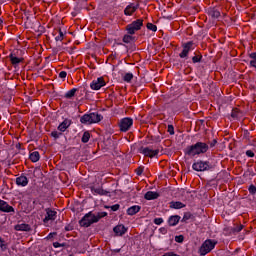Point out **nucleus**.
Listing matches in <instances>:
<instances>
[{
	"mask_svg": "<svg viewBox=\"0 0 256 256\" xmlns=\"http://www.w3.org/2000/svg\"><path fill=\"white\" fill-rule=\"evenodd\" d=\"M136 175L141 176L143 175V166H139L136 171H135Z\"/></svg>",
	"mask_w": 256,
	"mask_h": 256,
	"instance_id": "44",
	"label": "nucleus"
},
{
	"mask_svg": "<svg viewBox=\"0 0 256 256\" xmlns=\"http://www.w3.org/2000/svg\"><path fill=\"white\" fill-rule=\"evenodd\" d=\"M250 175H251L252 177H255V173H254L253 171L250 172Z\"/></svg>",
	"mask_w": 256,
	"mask_h": 256,
	"instance_id": "58",
	"label": "nucleus"
},
{
	"mask_svg": "<svg viewBox=\"0 0 256 256\" xmlns=\"http://www.w3.org/2000/svg\"><path fill=\"white\" fill-rule=\"evenodd\" d=\"M170 209H184V207H187L183 202L181 201H171L169 203Z\"/></svg>",
	"mask_w": 256,
	"mask_h": 256,
	"instance_id": "24",
	"label": "nucleus"
},
{
	"mask_svg": "<svg viewBox=\"0 0 256 256\" xmlns=\"http://www.w3.org/2000/svg\"><path fill=\"white\" fill-rule=\"evenodd\" d=\"M91 190V193L94 194V195H100V196H104V197H110L111 196V192L101 188V187H98V188H95L94 186L90 188Z\"/></svg>",
	"mask_w": 256,
	"mask_h": 256,
	"instance_id": "13",
	"label": "nucleus"
},
{
	"mask_svg": "<svg viewBox=\"0 0 256 256\" xmlns=\"http://www.w3.org/2000/svg\"><path fill=\"white\" fill-rule=\"evenodd\" d=\"M248 191H249V194L250 195H256V186L251 184L249 187H248Z\"/></svg>",
	"mask_w": 256,
	"mask_h": 256,
	"instance_id": "39",
	"label": "nucleus"
},
{
	"mask_svg": "<svg viewBox=\"0 0 256 256\" xmlns=\"http://www.w3.org/2000/svg\"><path fill=\"white\" fill-rule=\"evenodd\" d=\"M192 169L197 172L213 171L215 165L209 160H198L192 164Z\"/></svg>",
	"mask_w": 256,
	"mask_h": 256,
	"instance_id": "4",
	"label": "nucleus"
},
{
	"mask_svg": "<svg viewBox=\"0 0 256 256\" xmlns=\"http://www.w3.org/2000/svg\"><path fill=\"white\" fill-rule=\"evenodd\" d=\"M29 159L30 161H32V163H37V161L41 159V155L39 154V151H34L30 153Z\"/></svg>",
	"mask_w": 256,
	"mask_h": 256,
	"instance_id": "28",
	"label": "nucleus"
},
{
	"mask_svg": "<svg viewBox=\"0 0 256 256\" xmlns=\"http://www.w3.org/2000/svg\"><path fill=\"white\" fill-rule=\"evenodd\" d=\"M159 197V193L155 191H148L144 195V199H146V201H155V199H159Z\"/></svg>",
	"mask_w": 256,
	"mask_h": 256,
	"instance_id": "18",
	"label": "nucleus"
},
{
	"mask_svg": "<svg viewBox=\"0 0 256 256\" xmlns=\"http://www.w3.org/2000/svg\"><path fill=\"white\" fill-rule=\"evenodd\" d=\"M73 121L71 119H64L62 123H60L57 127V129L60 131V133H65L67 129L71 127V124Z\"/></svg>",
	"mask_w": 256,
	"mask_h": 256,
	"instance_id": "15",
	"label": "nucleus"
},
{
	"mask_svg": "<svg viewBox=\"0 0 256 256\" xmlns=\"http://www.w3.org/2000/svg\"><path fill=\"white\" fill-rule=\"evenodd\" d=\"M45 211H46V216L43 219L44 224L49 223V221H55V219H57V211L51 208H46Z\"/></svg>",
	"mask_w": 256,
	"mask_h": 256,
	"instance_id": "11",
	"label": "nucleus"
},
{
	"mask_svg": "<svg viewBox=\"0 0 256 256\" xmlns=\"http://www.w3.org/2000/svg\"><path fill=\"white\" fill-rule=\"evenodd\" d=\"M139 211H141V206L134 205L127 209V215H130L131 217H133V215H137V213H139Z\"/></svg>",
	"mask_w": 256,
	"mask_h": 256,
	"instance_id": "26",
	"label": "nucleus"
},
{
	"mask_svg": "<svg viewBox=\"0 0 256 256\" xmlns=\"http://www.w3.org/2000/svg\"><path fill=\"white\" fill-rule=\"evenodd\" d=\"M243 139H251V133L249 132V130L243 131Z\"/></svg>",
	"mask_w": 256,
	"mask_h": 256,
	"instance_id": "42",
	"label": "nucleus"
},
{
	"mask_svg": "<svg viewBox=\"0 0 256 256\" xmlns=\"http://www.w3.org/2000/svg\"><path fill=\"white\" fill-rule=\"evenodd\" d=\"M140 2H142L143 5H147V3H149V0H140Z\"/></svg>",
	"mask_w": 256,
	"mask_h": 256,
	"instance_id": "55",
	"label": "nucleus"
},
{
	"mask_svg": "<svg viewBox=\"0 0 256 256\" xmlns=\"http://www.w3.org/2000/svg\"><path fill=\"white\" fill-rule=\"evenodd\" d=\"M114 253H121V248H116L113 250Z\"/></svg>",
	"mask_w": 256,
	"mask_h": 256,
	"instance_id": "54",
	"label": "nucleus"
},
{
	"mask_svg": "<svg viewBox=\"0 0 256 256\" xmlns=\"http://www.w3.org/2000/svg\"><path fill=\"white\" fill-rule=\"evenodd\" d=\"M122 41L123 43L129 45V43H135V41H137V38L133 36V34L127 33L123 36Z\"/></svg>",
	"mask_w": 256,
	"mask_h": 256,
	"instance_id": "23",
	"label": "nucleus"
},
{
	"mask_svg": "<svg viewBox=\"0 0 256 256\" xmlns=\"http://www.w3.org/2000/svg\"><path fill=\"white\" fill-rule=\"evenodd\" d=\"M55 41H63V38L58 35L55 37Z\"/></svg>",
	"mask_w": 256,
	"mask_h": 256,
	"instance_id": "53",
	"label": "nucleus"
},
{
	"mask_svg": "<svg viewBox=\"0 0 256 256\" xmlns=\"http://www.w3.org/2000/svg\"><path fill=\"white\" fill-rule=\"evenodd\" d=\"M141 27H143V19H137L126 26V31L128 35H135L137 31H141Z\"/></svg>",
	"mask_w": 256,
	"mask_h": 256,
	"instance_id": "7",
	"label": "nucleus"
},
{
	"mask_svg": "<svg viewBox=\"0 0 256 256\" xmlns=\"http://www.w3.org/2000/svg\"><path fill=\"white\" fill-rule=\"evenodd\" d=\"M179 221H181V216L179 215H172L168 218V225L170 227H175L179 224Z\"/></svg>",
	"mask_w": 256,
	"mask_h": 256,
	"instance_id": "20",
	"label": "nucleus"
},
{
	"mask_svg": "<svg viewBox=\"0 0 256 256\" xmlns=\"http://www.w3.org/2000/svg\"><path fill=\"white\" fill-rule=\"evenodd\" d=\"M189 219H193V214L191 212H185L181 220L182 223H187Z\"/></svg>",
	"mask_w": 256,
	"mask_h": 256,
	"instance_id": "34",
	"label": "nucleus"
},
{
	"mask_svg": "<svg viewBox=\"0 0 256 256\" xmlns=\"http://www.w3.org/2000/svg\"><path fill=\"white\" fill-rule=\"evenodd\" d=\"M50 137H53L54 138V141H57V139H60L61 137H63V133L60 131H57V130H53L51 133H50Z\"/></svg>",
	"mask_w": 256,
	"mask_h": 256,
	"instance_id": "31",
	"label": "nucleus"
},
{
	"mask_svg": "<svg viewBox=\"0 0 256 256\" xmlns=\"http://www.w3.org/2000/svg\"><path fill=\"white\" fill-rule=\"evenodd\" d=\"M167 131H168L169 135H175V127L173 126V124L168 125Z\"/></svg>",
	"mask_w": 256,
	"mask_h": 256,
	"instance_id": "40",
	"label": "nucleus"
},
{
	"mask_svg": "<svg viewBox=\"0 0 256 256\" xmlns=\"http://www.w3.org/2000/svg\"><path fill=\"white\" fill-rule=\"evenodd\" d=\"M231 117L236 121H240V119H243V112L238 108H233L231 111Z\"/></svg>",
	"mask_w": 256,
	"mask_h": 256,
	"instance_id": "21",
	"label": "nucleus"
},
{
	"mask_svg": "<svg viewBox=\"0 0 256 256\" xmlns=\"http://www.w3.org/2000/svg\"><path fill=\"white\" fill-rule=\"evenodd\" d=\"M118 45L125 47V44L123 42L118 43Z\"/></svg>",
	"mask_w": 256,
	"mask_h": 256,
	"instance_id": "57",
	"label": "nucleus"
},
{
	"mask_svg": "<svg viewBox=\"0 0 256 256\" xmlns=\"http://www.w3.org/2000/svg\"><path fill=\"white\" fill-rule=\"evenodd\" d=\"M90 139H91V133H89V131H85L81 138L82 143H89Z\"/></svg>",
	"mask_w": 256,
	"mask_h": 256,
	"instance_id": "33",
	"label": "nucleus"
},
{
	"mask_svg": "<svg viewBox=\"0 0 256 256\" xmlns=\"http://www.w3.org/2000/svg\"><path fill=\"white\" fill-rule=\"evenodd\" d=\"M59 36H60L62 39H64V37H65V34L61 31V29H59Z\"/></svg>",
	"mask_w": 256,
	"mask_h": 256,
	"instance_id": "52",
	"label": "nucleus"
},
{
	"mask_svg": "<svg viewBox=\"0 0 256 256\" xmlns=\"http://www.w3.org/2000/svg\"><path fill=\"white\" fill-rule=\"evenodd\" d=\"M103 217H107V212H98L93 214V212L86 213L79 221L80 227H91L93 223H99Z\"/></svg>",
	"mask_w": 256,
	"mask_h": 256,
	"instance_id": "2",
	"label": "nucleus"
},
{
	"mask_svg": "<svg viewBox=\"0 0 256 256\" xmlns=\"http://www.w3.org/2000/svg\"><path fill=\"white\" fill-rule=\"evenodd\" d=\"M250 60V67H254L256 69V52H252L249 54Z\"/></svg>",
	"mask_w": 256,
	"mask_h": 256,
	"instance_id": "32",
	"label": "nucleus"
},
{
	"mask_svg": "<svg viewBox=\"0 0 256 256\" xmlns=\"http://www.w3.org/2000/svg\"><path fill=\"white\" fill-rule=\"evenodd\" d=\"M53 53L57 55V53H59V50L57 48H53Z\"/></svg>",
	"mask_w": 256,
	"mask_h": 256,
	"instance_id": "56",
	"label": "nucleus"
},
{
	"mask_svg": "<svg viewBox=\"0 0 256 256\" xmlns=\"http://www.w3.org/2000/svg\"><path fill=\"white\" fill-rule=\"evenodd\" d=\"M118 127L121 133H127V131H129V129L133 127V118L131 117L122 118L118 123Z\"/></svg>",
	"mask_w": 256,
	"mask_h": 256,
	"instance_id": "8",
	"label": "nucleus"
},
{
	"mask_svg": "<svg viewBox=\"0 0 256 256\" xmlns=\"http://www.w3.org/2000/svg\"><path fill=\"white\" fill-rule=\"evenodd\" d=\"M139 153H141L144 157H149L150 159H153V157H157V155H159V149L153 150L149 147H141L139 149Z\"/></svg>",
	"mask_w": 256,
	"mask_h": 256,
	"instance_id": "9",
	"label": "nucleus"
},
{
	"mask_svg": "<svg viewBox=\"0 0 256 256\" xmlns=\"http://www.w3.org/2000/svg\"><path fill=\"white\" fill-rule=\"evenodd\" d=\"M79 91L77 88H72L71 90L67 91L64 95L65 99H73V96Z\"/></svg>",
	"mask_w": 256,
	"mask_h": 256,
	"instance_id": "29",
	"label": "nucleus"
},
{
	"mask_svg": "<svg viewBox=\"0 0 256 256\" xmlns=\"http://www.w3.org/2000/svg\"><path fill=\"white\" fill-rule=\"evenodd\" d=\"M64 230L65 231H73V225H71V224L66 225Z\"/></svg>",
	"mask_w": 256,
	"mask_h": 256,
	"instance_id": "51",
	"label": "nucleus"
},
{
	"mask_svg": "<svg viewBox=\"0 0 256 256\" xmlns=\"http://www.w3.org/2000/svg\"><path fill=\"white\" fill-rule=\"evenodd\" d=\"M159 233H161V235H167V228L165 227L159 228Z\"/></svg>",
	"mask_w": 256,
	"mask_h": 256,
	"instance_id": "49",
	"label": "nucleus"
},
{
	"mask_svg": "<svg viewBox=\"0 0 256 256\" xmlns=\"http://www.w3.org/2000/svg\"><path fill=\"white\" fill-rule=\"evenodd\" d=\"M85 1H89V0H85Z\"/></svg>",
	"mask_w": 256,
	"mask_h": 256,
	"instance_id": "60",
	"label": "nucleus"
},
{
	"mask_svg": "<svg viewBox=\"0 0 256 256\" xmlns=\"http://www.w3.org/2000/svg\"><path fill=\"white\" fill-rule=\"evenodd\" d=\"M59 78L65 80L67 78V72L61 71L59 73Z\"/></svg>",
	"mask_w": 256,
	"mask_h": 256,
	"instance_id": "47",
	"label": "nucleus"
},
{
	"mask_svg": "<svg viewBox=\"0 0 256 256\" xmlns=\"http://www.w3.org/2000/svg\"><path fill=\"white\" fill-rule=\"evenodd\" d=\"M246 156H247V157H255V152L252 151V150H247V151H246Z\"/></svg>",
	"mask_w": 256,
	"mask_h": 256,
	"instance_id": "48",
	"label": "nucleus"
},
{
	"mask_svg": "<svg viewBox=\"0 0 256 256\" xmlns=\"http://www.w3.org/2000/svg\"><path fill=\"white\" fill-rule=\"evenodd\" d=\"M14 229H15V231H31V225L25 224V223L17 224L14 227Z\"/></svg>",
	"mask_w": 256,
	"mask_h": 256,
	"instance_id": "27",
	"label": "nucleus"
},
{
	"mask_svg": "<svg viewBox=\"0 0 256 256\" xmlns=\"http://www.w3.org/2000/svg\"><path fill=\"white\" fill-rule=\"evenodd\" d=\"M55 235H57V232H50L47 236L46 239H53V237H55Z\"/></svg>",
	"mask_w": 256,
	"mask_h": 256,
	"instance_id": "50",
	"label": "nucleus"
},
{
	"mask_svg": "<svg viewBox=\"0 0 256 256\" xmlns=\"http://www.w3.org/2000/svg\"><path fill=\"white\" fill-rule=\"evenodd\" d=\"M16 185H18V187H27V185H29V179L22 174L16 178Z\"/></svg>",
	"mask_w": 256,
	"mask_h": 256,
	"instance_id": "17",
	"label": "nucleus"
},
{
	"mask_svg": "<svg viewBox=\"0 0 256 256\" xmlns=\"http://www.w3.org/2000/svg\"><path fill=\"white\" fill-rule=\"evenodd\" d=\"M0 249L1 251H7V244L5 243V240L0 237Z\"/></svg>",
	"mask_w": 256,
	"mask_h": 256,
	"instance_id": "38",
	"label": "nucleus"
},
{
	"mask_svg": "<svg viewBox=\"0 0 256 256\" xmlns=\"http://www.w3.org/2000/svg\"><path fill=\"white\" fill-rule=\"evenodd\" d=\"M113 231L117 237H123L127 233V228L123 224H119L113 228Z\"/></svg>",
	"mask_w": 256,
	"mask_h": 256,
	"instance_id": "16",
	"label": "nucleus"
},
{
	"mask_svg": "<svg viewBox=\"0 0 256 256\" xmlns=\"http://www.w3.org/2000/svg\"><path fill=\"white\" fill-rule=\"evenodd\" d=\"M137 9H139V4L129 3V5H127L124 9V15H126V17H131V15H133Z\"/></svg>",
	"mask_w": 256,
	"mask_h": 256,
	"instance_id": "12",
	"label": "nucleus"
},
{
	"mask_svg": "<svg viewBox=\"0 0 256 256\" xmlns=\"http://www.w3.org/2000/svg\"><path fill=\"white\" fill-rule=\"evenodd\" d=\"M0 25H3V19L0 18Z\"/></svg>",
	"mask_w": 256,
	"mask_h": 256,
	"instance_id": "59",
	"label": "nucleus"
},
{
	"mask_svg": "<svg viewBox=\"0 0 256 256\" xmlns=\"http://www.w3.org/2000/svg\"><path fill=\"white\" fill-rule=\"evenodd\" d=\"M146 27L149 31H153L154 33L157 31V25L151 22L147 23Z\"/></svg>",
	"mask_w": 256,
	"mask_h": 256,
	"instance_id": "37",
	"label": "nucleus"
},
{
	"mask_svg": "<svg viewBox=\"0 0 256 256\" xmlns=\"http://www.w3.org/2000/svg\"><path fill=\"white\" fill-rule=\"evenodd\" d=\"M194 56H192V61H188L187 63H193L196 65V63H201L203 61V54L199 51H195L193 53Z\"/></svg>",
	"mask_w": 256,
	"mask_h": 256,
	"instance_id": "19",
	"label": "nucleus"
},
{
	"mask_svg": "<svg viewBox=\"0 0 256 256\" xmlns=\"http://www.w3.org/2000/svg\"><path fill=\"white\" fill-rule=\"evenodd\" d=\"M164 222L163 218H155L154 224L155 225H161Z\"/></svg>",
	"mask_w": 256,
	"mask_h": 256,
	"instance_id": "45",
	"label": "nucleus"
},
{
	"mask_svg": "<svg viewBox=\"0 0 256 256\" xmlns=\"http://www.w3.org/2000/svg\"><path fill=\"white\" fill-rule=\"evenodd\" d=\"M105 209H111V211H119V209H121V205L119 204H114L112 206H104Z\"/></svg>",
	"mask_w": 256,
	"mask_h": 256,
	"instance_id": "36",
	"label": "nucleus"
},
{
	"mask_svg": "<svg viewBox=\"0 0 256 256\" xmlns=\"http://www.w3.org/2000/svg\"><path fill=\"white\" fill-rule=\"evenodd\" d=\"M175 241L176 243H183V241H185V236L183 235L175 236Z\"/></svg>",
	"mask_w": 256,
	"mask_h": 256,
	"instance_id": "41",
	"label": "nucleus"
},
{
	"mask_svg": "<svg viewBox=\"0 0 256 256\" xmlns=\"http://www.w3.org/2000/svg\"><path fill=\"white\" fill-rule=\"evenodd\" d=\"M217 145V139H213L211 142L208 143L209 149H213Z\"/></svg>",
	"mask_w": 256,
	"mask_h": 256,
	"instance_id": "43",
	"label": "nucleus"
},
{
	"mask_svg": "<svg viewBox=\"0 0 256 256\" xmlns=\"http://www.w3.org/2000/svg\"><path fill=\"white\" fill-rule=\"evenodd\" d=\"M9 59L11 64L13 65V67H17V65H19V63H23V58H19L17 56H15V54L10 53L9 54Z\"/></svg>",
	"mask_w": 256,
	"mask_h": 256,
	"instance_id": "22",
	"label": "nucleus"
},
{
	"mask_svg": "<svg viewBox=\"0 0 256 256\" xmlns=\"http://www.w3.org/2000/svg\"><path fill=\"white\" fill-rule=\"evenodd\" d=\"M209 151V144L207 142L198 141L195 144L187 146L184 149V155L188 157H197V155H205Z\"/></svg>",
	"mask_w": 256,
	"mask_h": 256,
	"instance_id": "1",
	"label": "nucleus"
},
{
	"mask_svg": "<svg viewBox=\"0 0 256 256\" xmlns=\"http://www.w3.org/2000/svg\"><path fill=\"white\" fill-rule=\"evenodd\" d=\"M59 247H65V244H61L59 242H54L53 243V248L54 249H59Z\"/></svg>",
	"mask_w": 256,
	"mask_h": 256,
	"instance_id": "46",
	"label": "nucleus"
},
{
	"mask_svg": "<svg viewBox=\"0 0 256 256\" xmlns=\"http://www.w3.org/2000/svg\"><path fill=\"white\" fill-rule=\"evenodd\" d=\"M243 224H239L237 226H234L232 228V233H241V231H243Z\"/></svg>",
	"mask_w": 256,
	"mask_h": 256,
	"instance_id": "35",
	"label": "nucleus"
},
{
	"mask_svg": "<svg viewBox=\"0 0 256 256\" xmlns=\"http://www.w3.org/2000/svg\"><path fill=\"white\" fill-rule=\"evenodd\" d=\"M217 245V240L213 239H206L202 245L199 248V255L205 256L213 251L215 249V246Z\"/></svg>",
	"mask_w": 256,
	"mask_h": 256,
	"instance_id": "5",
	"label": "nucleus"
},
{
	"mask_svg": "<svg viewBox=\"0 0 256 256\" xmlns=\"http://www.w3.org/2000/svg\"><path fill=\"white\" fill-rule=\"evenodd\" d=\"M208 15L212 17V19H219L221 17V12L217 8H210L208 10Z\"/></svg>",
	"mask_w": 256,
	"mask_h": 256,
	"instance_id": "25",
	"label": "nucleus"
},
{
	"mask_svg": "<svg viewBox=\"0 0 256 256\" xmlns=\"http://www.w3.org/2000/svg\"><path fill=\"white\" fill-rule=\"evenodd\" d=\"M101 121H103V115L99 114V112L84 114L80 118L82 125H93V123H99Z\"/></svg>",
	"mask_w": 256,
	"mask_h": 256,
	"instance_id": "3",
	"label": "nucleus"
},
{
	"mask_svg": "<svg viewBox=\"0 0 256 256\" xmlns=\"http://www.w3.org/2000/svg\"><path fill=\"white\" fill-rule=\"evenodd\" d=\"M105 85H107L105 83V79L103 77H98L96 80H93L90 83V89H92L93 91H99V89L105 87Z\"/></svg>",
	"mask_w": 256,
	"mask_h": 256,
	"instance_id": "10",
	"label": "nucleus"
},
{
	"mask_svg": "<svg viewBox=\"0 0 256 256\" xmlns=\"http://www.w3.org/2000/svg\"><path fill=\"white\" fill-rule=\"evenodd\" d=\"M0 211L2 213H15V208L4 200H0Z\"/></svg>",
	"mask_w": 256,
	"mask_h": 256,
	"instance_id": "14",
	"label": "nucleus"
},
{
	"mask_svg": "<svg viewBox=\"0 0 256 256\" xmlns=\"http://www.w3.org/2000/svg\"><path fill=\"white\" fill-rule=\"evenodd\" d=\"M133 77V73L127 72L122 76V79L125 83H131V81H133Z\"/></svg>",
	"mask_w": 256,
	"mask_h": 256,
	"instance_id": "30",
	"label": "nucleus"
},
{
	"mask_svg": "<svg viewBox=\"0 0 256 256\" xmlns=\"http://www.w3.org/2000/svg\"><path fill=\"white\" fill-rule=\"evenodd\" d=\"M195 47H197V45L192 40L183 43L182 51L179 53L180 59H189V53H191V51H195Z\"/></svg>",
	"mask_w": 256,
	"mask_h": 256,
	"instance_id": "6",
	"label": "nucleus"
}]
</instances>
